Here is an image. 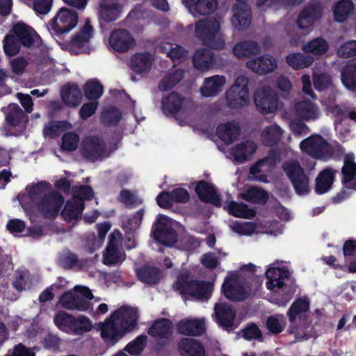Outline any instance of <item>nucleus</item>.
Returning <instances> with one entry per match:
<instances>
[{"label":"nucleus","instance_id":"f03ea898","mask_svg":"<svg viewBox=\"0 0 356 356\" xmlns=\"http://www.w3.org/2000/svg\"><path fill=\"white\" fill-rule=\"evenodd\" d=\"M29 194L31 201L38 205L47 217L56 215L64 202L60 195L51 191L49 185L43 181L31 187Z\"/></svg>","mask_w":356,"mask_h":356},{"label":"nucleus","instance_id":"72a5a7b5","mask_svg":"<svg viewBox=\"0 0 356 356\" xmlns=\"http://www.w3.org/2000/svg\"><path fill=\"white\" fill-rule=\"evenodd\" d=\"M195 191L200 198L207 202L211 203L216 206L220 205V200L213 186L204 181H200Z\"/></svg>","mask_w":356,"mask_h":356},{"label":"nucleus","instance_id":"de8ad7c7","mask_svg":"<svg viewBox=\"0 0 356 356\" xmlns=\"http://www.w3.org/2000/svg\"><path fill=\"white\" fill-rule=\"evenodd\" d=\"M354 6L350 0H340L333 8L334 19L338 22H344L353 11Z\"/></svg>","mask_w":356,"mask_h":356},{"label":"nucleus","instance_id":"5fc2aeb1","mask_svg":"<svg viewBox=\"0 0 356 356\" xmlns=\"http://www.w3.org/2000/svg\"><path fill=\"white\" fill-rule=\"evenodd\" d=\"M227 210L229 214L238 218H250L255 215V212L248 209L245 204L236 202H230Z\"/></svg>","mask_w":356,"mask_h":356},{"label":"nucleus","instance_id":"603ef678","mask_svg":"<svg viewBox=\"0 0 356 356\" xmlns=\"http://www.w3.org/2000/svg\"><path fill=\"white\" fill-rule=\"evenodd\" d=\"M341 81L347 89L356 90V64L348 65L343 69Z\"/></svg>","mask_w":356,"mask_h":356},{"label":"nucleus","instance_id":"13d9d810","mask_svg":"<svg viewBox=\"0 0 356 356\" xmlns=\"http://www.w3.org/2000/svg\"><path fill=\"white\" fill-rule=\"evenodd\" d=\"M85 95L88 99H97L103 94V86L96 79L88 81L84 87Z\"/></svg>","mask_w":356,"mask_h":356},{"label":"nucleus","instance_id":"2f4dec72","mask_svg":"<svg viewBox=\"0 0 356 356\" xmlns=\"http://www.w3.org/2000/svg\"><path fill=\"white\" fill-rule=\"evenodd\" d=\"M215 62L213 54L209 49H197L193 56V63L195 68L201 71L209 70Z\"/></svg>","mask_w":356,"mask_h":356},{"label":"nucleus","instance_id":"7ed1b4c3","mask_svg":"<svg viewBox=\"0 0 356 356\" xmlns=\"http://www.w3.org/2000/svg\"><path fill=\"white\" fill-rule=\"evenodd\" d=\"M194 34L202 44L209 47L222 49L225 47L220 21L216 17H211L197 21L195 24Z\"/></svg>","mask_w":356,"mask_h":356},{"label":"nucleus","instance_id":"473e14b6","mask_svg":"<svg viewBox=\"0 0 356 356\" xmlns=\"http://www.w3.org/2000/svg\"><path fill=\"white\" fill-rule=\"evenodd\" d=\"M241 129L235 122L220 124L216 129L218 136L226 143H232L239 136Z\"/></svg>","mask_w":356,"mask_h":356},{"label":"nucleus","instance_id":"f8f14e48","mask_svg":"<svg viewBox=\"0 0 356 356\" xmlns=\"http://www.w3.org/2000/svg\"><path fill=\"white\" fill-rule=\"evenodd\" d=\"M116 147L111 149L104 142L97 137H88L82 143L81 151L88 160L97 161L108 157Z\"/></svg>","mask_w":356,"mask_h":356},{"label":"nucleus","instance_id":"b1692460","mask_svg":"<svg viewBox=\"0 0 356 356\" xmlns=\"http://www.w3.org/2000/svg\"><path fill=\"white\" fill-rule=\"evenodd\" d=\"M204 318L184 319L177 324V330L184 335L197 336L204 332Z\"/></svg>","mask_w":356,"mask_h":356},{"label":"nucleus","instance_id":"f704fd0d","mask_svg":"<svg viewBox=\"0 0 356 356\" xmlns=\"http://www.w3.org/2000/svg\"><path fill=\"white\" fill-rule=\"evenodd\" d=\"M232 51L238 58H246L259 54L261 48L254 41L245 40L235 44Z\"/></svg>","mask_w":356,"mask_h":356},{"label":"nucleus","instance_id":"69168bd1","mask_svg":"<svg viewBox=\"0 0 356 356\" xmlns=\"http://www.w3.org/2000/svg\"><path fill=\"white\" fill-rule=\"evenodd\" d=\"M79 143L78 135L74 132H68L63 136L61 148L65 151H74L77 148Z\"/></svg>","mask_w":356,"mask_h":356},{"label":"nucleus","instance_id":"bf43d9fd","mask_svg":"<svg viewBox=\"0 0 356 356\" xmlns=\"http://www.w3.org/2000/svg\"><path fill=\"white\" fill-rule=\"evenodd\" d=\"M268 161V159H264L252 166L250 170V175L249 176V179L261 182H268L267 177L264 174H261V172L264 171V168Z\"/></svg>","mask_w":356,"mask_h":356},{"label":"nucleus","instance_id":"4be33fe9","mask_svg":"<svg viewBox=\"0 0 356 356\" xmlns=\"http://www.w3.org/2000/svg\"><path fill=\"white\" fill-rule=\"evenodd\" d=\"M127 0H102L99 4V19L106 22L115 21Z\"/></svg>","mask_w":356,"mask_h":356},{"label":"nucleus","instance_id":"774afa93","mask_svg":"<svg viewBox=\"0 0 356 356\" xmlns=\"http://www.w3.org/2000/svg\"><path fill=\"white\" fill-rule=\"evenodd\" d=\"M121 118V113L118 109L108 107L102 113L103 121L108 124H116Z\"/></svg>","mask_w":356,"mask_h":356},{"label":"nucleus","instance_id":"1a4fd4ad","mask_svg":"<svg viewBox=\"0 0 356 356\" xmlns=\"http://www.w3.org/2000/svg\"><path fill=\"white\" fill-rule=\"evenodd\" d=\"M93 298L91 291L85 286H76L74 291H68L60 298L62 307L70 310L86 311L90 307L89 300Z\"/></svg>","mask_w":356,"mask_h":356},{"label":"nucleus","instance_id":"4d7b16f0","mask_svg":"<svg viewBox=\"0 0 356 356\" xmlns=\"http://www.w3.org/2000/svg\"><path fill=\"white\" fill-rule=\"evenodd\" d=\"M137 275L140 280L147 284H154L159 280V271L156 268L145 266L137 270Z\"/></svg>","mask_w":356,"mask_h":356},{"label":"nucleus","instance_id":"39448f33","mask_svg":"<svg viewBox=\"0 0 356 356\" xmlns=\"http://www.w3.org/2000/svg\"><path fill=\"white\" fill-rule=\"evenodd\" d=\"M301 151L317 160L327 161L333 154V148L320 134H312L300 143Z\"/></svg>","mask_w":356,"mask_h":356},{"label":"nucleus","instance_id":"cd10ccee","mask_svg":"<svg viewBox=\"0 0 356 356\" xmlns=\"http://www.w3.org/2000/svg\"><path fill=\"white\" fill-rule=\"evenodd\" d=\"M13 32L17 39L25 47L31 46L38 37L35 31L23 22H17L13 25Z\"/></svg>","mask_w":356,"mask_h":356},{"label":"nucleus","instance_id":"423d86ee","mask_svg":"<svg viewBox=\"0 0 356 356\" xmlns=\"http://www.w3.org/2000/svg\"><path fill=\"white\" fill-rule=\"evenodd\" d=\"M173 288L181 294H188L197 299H207L212 291V286L210 284L193 280L188 272L178 276Z\"/></svg>","mask_w":356,"mask_h":356},{"label":"nucleus","instance_id":"2eb2a0df","mask_svg":"<svg viewBox=\"0 0 356 356\" xmlns=\"http://www.w3.org/2000/svg\"><path fill=\"white\" fill-rule=\"evenodd\" d=\"M290 111L297 118L306 122L315 121L321 114L318 105L306 99L293 102Z\"/></svg>","mask_w":356,"mask_h":356},{"label":"nucleus","instance_id":"dca6fc26","mask_svg":"<svg viewBox=\"0 0 356 356\" xmlns=\"http://www.w3.org/2000/svg\"><path fill=\"white\" fill-rule=\"evenodd\" d=\"M153 234L156 241L168 246L174 245L177 241V234L172 228L171 220L164 215L158 216Z\"/></svg>","mask_w":356,"mask_h":356},{"label":"nucleus","instance_id":"0e129e2a","mask_svg":"<svg viewBox=\"0 0 356 356\" xmlns=\"http://www.w3.org/2000/svg\"><path fill=\"white\" fill-rule=\"evenodd\" d=\"M19 41L13 35H7L3 40V49L6 55L15 56L20 49Z\"/></svg>","mask_w":356,"mask_h":356},{"label":"nucleus","instance_id":"bb28decb","mask_svg":"<svg viewBox=\"0 0 356 356\" xmlns=\"http://www.w3.org/2000/svg\"><path fill=\"white\" fill-rule=\"evenodd\" d=\"M257 144L252 140H246L238 144L232 150V155L237 163L249 160L257 149Z\"/></svg>","mask_w":356,"mask_h":356},{"label":"nucleus","instance_id":"5701e85b","mask_svg":"<svg viewBox=\"0 0 356 356\" xmlns=\"http://www.w3.org/2000/svg\"><path fill=\"white\" fill-rule=\"evenodd\" d=\"M246 66L257 74H266L273 72L277 67V63L275 58L266 54L257 58L250 60L246 63Z\"/></svg>","mask_w":356,"mask_h":356},{"label":"nucleus","instance_id":"338daca9","mask_svg":"<svg viewBox=\"0 0 356 356\" xmlns=\"http://www.w3.org/2000/svg\"><path fill=\"white\" fill-rule=\"evenodd\" d=\"M146 341L147 337L145 335H140L129 343L124 349L131 355H138L143 350Z\"/></svg>","mask_w":356,"mask_h":356},{"label":"nucleus","instance_id":"a19ab883","mask_svg":"<svg viewBox=\"0 0 356 356\" xmlns=\"http://www.w3.org/2000/svg\"><path fill=\"white\" fill-rule=\"evenodd\" d=\"M153 60V56L149 53L136 54L131 58V66L138 73L147 72L150 70Z\"/></svg>","mask_w":356,"mask_h":356},{"label":"nucleus","instance_id":"c756f323","mask_svg":"<svg viewBox=\"0 0 356 356\" xmlns=\"http://www.w3.org/2000/svg\"><path fill=\"white\" fill-rule=\"evenodd\" d=\"M342 173L346 187L356 190V163L354 162L353 154L346 156Z\"/></svg>","mask_w":356,"mask_h":356},{"label":"nucleus","instance_id":"8fccbe9b","mask_svg":"<svg viewBox=\"0 0 356 356\" xmlns=\"http://www.w3.org/2000/svg\"><path fill=\"white\" fill-rule=\"evenodd\" d=\"M171 333V322L168 319L156 321L149 329L148 334L160 339L167 338Z\"/></svg>","mask_w":356,"mask_h":356},{"label":"nucleus","instance_id":"412c9836","mask_svg":"<svg viewBox=\"0 0 356 356\" xmlns=\"http://www.w3.org/2000/svg\"><path fill=\"white\" fill-rule=\"evenodd\" d=\"M232 12L231 24L233 27L242 29L249 26L251 22V13L246 3L237 0L232 8Z\"/></svg>","mask_w":356,"mask_h":356},{"label":"nucleus","instance_id":"052dcab7","mask_svg":"<svg viewBox=\"0 0 356 356\" xmlns=\"http://www.w3.org/2000/svg\"><path fill=\"white\" fill-rule=\"evenodd\" d=\"M230 229L239 235H251L256 230L257 226L252 222L235 221L229 225Z\"/></svg>","mask_w":356,"mask_h":356},{"label":"nucleus","instance_id":"a878e982","mask_svg":"<svg viewBox=\"0 0 356 356\" xmlns=\"http://www.w3.org/2000/svg\"><path fill=\"white\" fill-rule=\"evenodd\" d=\"M189 102L175 92L170 93L162 101V108L165 113H177L184 110Z\"/></svg>","mask_w":356,"mask_h":356},{"label":"nucleus","instance_id":"f3484780","mask_svg":"<svg viewBox=\"0 0 356 356\" xmlns=\"http://www.w3.org/2000/svg\"><path fill=\"white\" fill-rule=\"evenodd\" d=\"M322 13V7L319 4L315 3L307 6L297 17L298 28L305 33L311 32L315 23L321 18Z\"/></svg>","mask_w":356,"mask_h":356},{"label":"nucleus","instance_id":"58836bf2","mask_svg":"<svg viewBox=\"0 0 356 356\" xmlns=\"http://www.w3.org/2000/svg\"><path fill=\"white\" fill-rule=\"evenodd\" d=\"M309 302L307 298L296 300L289 308L287 316L289 323H294L298 320H306L303 316L309 310Z\"/></svg>","mask_w":356,"mask_h":356},{"label":"nucleus","instance_id":"680f3d73","mask_svg":"<svg viewBox=\"0 0 356 356\" xmlns=\"http://www.w3.org/2000/svg\"><path fill=\"white\" fill-rule=\"evenodd\" d=\"M266 325L270 332L279 334L284 330L286 325L285 318L282 314L270 316L266 321Z\"/></svg>","mask_w":356,"mask_h":356},{"label":"nucleus","instance_id":"49530a36","mask_svg":"<svg viewBox=\"0 0 356 356\" xmlns=\"http://www.w3.org/2000/svg\"><path fill=\"white\" fill-rule=\"evenodd\" d=\"M184 71L176 69L168 73L161 80L159 88L161 91H167L174 88L184 77Z\"/></svg>","mask_w":356,"mask_h":356},{"label":"nucleus","instance_id":"e433bc0d","mask_svg":"<svg viewBox=\"0 0 356 356\" xmlns=\"http://www.w3.org/2000/svg\"><path fill=\"white\" fill-rule=\"evenodd\" d=\"M336 172V170L327 168L318 175L315 186V191L318 194L325 193L331 188Z\"/></svg>","mask_w":356,"mask_h":356},{"label":"nucleus","instance_id":"3c124183","mask_svg":"<svg viewBox=\"0 0 356 356\" xmlns=\"http://www.w3.org/2000/svg\"><path fill=\"white\" fill-rule=\"evenodd\" d=\"M329 48L328 42L322 38H316L304 45L302 51L306 53H312L314 55H322L327 52Z\"/></svg>","mask_w":356,"mask_h":356},{"label":"nucleus","instance_id":"9d476101","mask_svg":"<svg viewBox=\"0 0 356 356\" xmlns=\"http://www.w3.org/2000/svg\"><path fill=\"white\" fill-rule=\"evenodd\" d=\"M222 291L227 299L236 302L243 301L250 296L243 277L238 273H229L222 285Z\"/></svg>","mask_w":356,"mask_h":356},{"label":"nucleus","instance_id":"4c0bfd02","mask_svg":"<svg viewBox=\"0 0 356 356\" xmlns=\"http://www.w3.org/2000/svg\"><path fill=\"white\" fill-rule=\"evenodd\" d=\"M189 13L196 17L197 15H209L216 10V0H196L187 6Z\"/></svg>","mask_w":356,"mask_h":356},{"label":"nucleus","instance_id":"4468645a","mask_svg":"<svg viewBox=\"0 0 356 356\" xmlns=\"http://www.w3.org/2000/svg\"><path fill=\"white\" fill-rule=\"evenodd\" d=\"M290 275L291 272L289 268L282 261L272 264L266 272V288L270 291L276 292L284 286L285 280Z\"/></svg>","mask_w":356,"mask_h":356},{"label":"nucleus","instance_id":"79ce46f5","mask_svg":"<svg viewBox=\"0 0 356 356\" xmlns=\"http://www.w3.org/2000/svg\"><path fill=\"white\" fill-rule=\"evenodd\" d=\"M158 48L161 52L165 53L174 62L184 60L188 56L187 51L177 44L163 42Z\"/></svg>","mask_w":356,"mask_h":356},{"label":"nucleus","instance_id":"7c9ffc66","mask_svg":"<svg viewBox=\"0 0 356 356\" xmlns=\"http://www.w3.org/2000/svg\"><path fill=\"white\" fill-rule=\"evenodd\" d=\"M284 130L276 123L265 127L260 136L261 143L266 146L276 145L282 138Z\"/></svg>","mask_w":356,"mask_h":356},{"label":"nucleus","instance_id":"a18cd8bd","mask_svg":"<svg viewBox=\"0 0 356 356\" xmlns=\"http://www.w3.org/2000/svg\"><path fill=\"white\" fill-rule=\"evenodd\" d=\"M6 119L8 123L13 127L24 125L26 122V115L16 104H11L8 106Z\"/></svg>","mask_w":356,"mask_h":356},{"label":"nucleus","instance_id":"6ab92c4d","mask_svg":"<svg viewBox=\"0 0 356 356\" xmlns=\"http://www.w3.org/2000/svg\"><path fill=\"white\" fill-rule=\"evenodd\" d=\"M108 44L114 51L125 52L134 46L135 40L127 31L118 29L111 33Z\"/></svg>","mask_w":356,"mask_h":356},{"label":"nucleus","instance_id":"c9c22d12","mask_svg":"<svg viewBox=\"0 0 356 356\" xmlns=\"http://www.w3.org/2000/svg\"><path fill=\"white\" fill-rule=\"evenodd\" d=\"M312 327L307 320H298L289 323L288 332L298 341L307 340L312 337Z\"/></svg>","mask_w":356,"mask_h":356},{"label":"nucleus","instance_id":"6e6d98bb","mask_svg":"<svg viewBox=\"0 0 356 356\" xmlns=\"http://www.w3.org/2000/svg\"><path fill=\"white\" fill-rule=\"evenodd\" d=\"M241 197L246 201L252 203H264L268 200V194L261 188L252 187L241 194Z\"/></svg>","mask_w":356,"mask_h":356},{"label":"nucleus","instance_id":"a211bd4d","mask_svg":"<svg viewBox=\"0 0 356 356\" xmlns=\"http://www.w3.org/2000/svg\"><path fill=\"white\" fill-rule=\"evenodd\" d=\"M121 242V233L118 230H115L110 236L108 245L104 254V264L115 265L124 261V253L119 248Z\"/></svg>","mask_w":356,"mask_h":356},{"label":"nucleus","instance_id":"864d4df0","mask_svg":"<svg viewBox=\"0 0 356 356\" xmlns=\"http://www.w3.org/2000/svg\"><path fill=\"white\" fill-rule=\"evenodd\" d=\"M54 321L60 330L67 333L73 332L74 318L72 316L64 312H60L54 317Z\"/></svg>","mask_w":356,"mask_h":356},{"label":"nucleus","instance_id":"09e8293b","mask_svg":"<svg viewBox=\"0 0 356 356\" xmlns=\"http://www.w3.org/2000/svg\"><path fill=\"white\" fill-rule=\"evenodd\" d=\"M72 127L67 121L50 122L44 126L43 134L46 137L55 138L64 131L70 129Z\"/></svg>","mask_w":356,"mask_h":356},{"label":"nucleus","instance_id":"20e7f679","mask_svg":"<svg viewBox=\"0 0 356 356\" xmlns=\"http://www.w3.org/2000/svg\"><path fill=\"white\" fill-rule=\"evenodd\" d=\"M249 79L244 75L236 77L232 86L225 92L227 105L231 108L248 106L250 102Z\"/></svg>","mask_w":356,"mask_h":356},{"label":"nucleus","instance_id":"9b49d317","mask_svg":"<svg viewBox=\"0 0 356 356\" xmlns=\"http://www.w3.org/2000/svg\"><path fill=\"white\" fill-rule=\"evenodd\" d=\"M254 100L257 110L262 114L275 113L279 108L278 97L268 86H262L257 88Z\"/></svg>","mask_w":356,"mask_h":356},{"label":"nucleus","instance_id":"aec40b11","mask_svg":"<svg viewBox=\"0 0 356 356\" xmlns=\"http://www.w3.org/2000/svg\"><path fill=\"white\" fill-rule=\"evenodd\" d=\"M227 83V78L223 75H213L204 79L200 92L203 97H214L220 93Z\"/></svg>","mask_w":356,"mask_h":356},{"label":"nucleus","instance_id":"393cba45","mask_svg":"<svg viewBox=\"0 0 356 356\" xmlns=\"http://www.w3.org/2000/svg\"><path fill=\"white\" fill-rule=\"evenodd\" d=\"M178 346L181 356H206L204 346L197 339L184 338L179 341Z\"/></svg>","mask_w":356,"mask_h":356},{"label":"nucleus","instance_id":"c85d7f7f","mask_svg":"<svg viewBox=\"0 0 356 356\" xmlns=\"http://www.w3.org/2000/svg\"><path fill=\"white\" fill-rule=\"evenodd\" d=\"M214 310L218 322L221 326L228 328L233 325L236 312L230 305L222 302L216 303Z\"/></svg>","mask_w":356,"mask_h":356},{"label":"nucleus","instance_id":"0eeeda50","mask_svg":"<svg viewBox=\"0 0 356 356\" xmlns=\"http://www.w3.org/2000/svg\"><path fill=\"white\" fill-rule=\"evenodd\" d=\"M282 169L297 194L304 195L310 192L309 179L298 161L292 159L284 162Z\"/></svg>","mask_w":356,"mask_h":356},{"label":"nucleus","instance_id":"e2e57ef3","mask_svg":"<svg viewBox=\"0 0 356 356\" xmlns=\"http://www.w3.org/2000/svg\"><path fill=\"white\" fill-rule=\"evenodd\" d=\"M313 83L315 88L318 91L325 90L332 86L330 75L323 72H313Z\"/></svg>","mask_w":356,"mask_h":356},{"label":"nucleus","instance_id":"ea45409f","mask_svg":"<svg viewBox=\"0 0 356 356\" xmlns=\"http://www.w3.org/2000/svg\"><path fill=\"white\" fill-rule=\"evenodd\" d=\"M61 97L63 102L70 106H77L82 99L81 91L75 84L63 86Z\"/></svg>","mask_w":356,"mask_h":356},{"label":"nucleus","instance_id":"c03bdc74","mask_svg":"<svg viewBox=\"0 0 356 356\" xmlns=\"http://www.w3.org/2000/svg\"><path fill=\"white\" fill-rule=\"evenodd\" d=\"M83 208V202L79 199H72L66 203L61 214L65 220L71 221L79 216Z\"/></svg>","mask_w":356,"mask_h":356},{"label":"nucleus","instance_id":"ddd939ff","mask_svg":"<svg viewBox=\"0 0 356 356\" xmlns=\"http://www.w3.org/2000/svg\"><path fill=\"white\" fill-rule=\"evenodd\" d=\"M92 34L93 29L89 20L87 19L85 25L72 38L71 40L63 44V48L74 54L86 52Z\"/></svg>","mask_w":356,"mask_h":356},{"label":"nucleus","instance_id":"37998d69","mask_svg":"<svg viewBox=\"0 0 356 356\" xmlns=\"http://www.w3.org/2000/svg\"><path fill=\"white\" fill-rule=\"evenodd\" d=\"M286 62L293 70H301L309 67L314 62V58L301 53H292L286 58Z\"/></svg>","mask_w":356,"mask_h":356},{"label":"nucleus","instance_id":"6e6552de","mask_svg":"<svg viewBox=\"0 0 356 356\" xmlns=\"http://www.w3.org/2000/svg\"><path fill=\"white\" fill-rule=\"evenodd\" d=\"M78 15L66 8H60L56 15L49 22L48 29L54 37L61 38L77 24Z\"/></svg>","mask_w":356,"mask_h":356},{"label":"nucleus","instance_id":"f257e3e1","mask_svg":"<svg viewBox=\"0 0 356 356\" xmlns=\"http://www.w3.org/2000/svg\"><path fill=\"white\" fill-rule=\"evenodd\" d=\"M138 319L136 308L122 306L102 324L101 336L108 345L113 346L136 327Z\"/></svg>","mask_w":356,"mask_h":356}]
</instances>
